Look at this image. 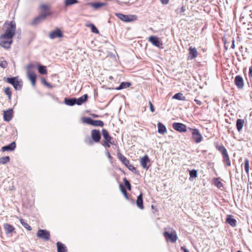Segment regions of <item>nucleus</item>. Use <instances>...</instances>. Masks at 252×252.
Masks as SVG:
<instances>
[{
    "instance_id": "5701e85b",
    "label": "nucleus",
    "mask_w": 252,
    "mask_h": 252,
    "mask_svg": "<svg viewBox=\"0 0 252 252\" xmlns=\"http://www.w3.org/2000/svg\"><path fill=\"white\" fill-rule=\"evenodd\" d=\"M57 248L58 252H67V249L64 244L60 242L57 243Z\"/></svg>"
},
{
    "instance_id": "de8ad7c7",
    "label": "nucleus",
    "mask_w": 252,
    "mask_h": 252,
    "mask_svg": "<svg viewBox=\"0 0 252 252\" xmlns=\"http://www.w3.org/2000/svg\"><path fill=\"white\" fill-rule=\"evenodd\" d=\"M149 106H150V111L152 112H154L155 111V107L151 101H149Z\"/></svg>"
},
{
    "instance_id": "c03bdc74",
    "label": "nucleus",
    "mask_w": 252,
    "mask_h": 252,
    "mask_svg": "<svg viewBox=\"0 0 252 252\" xmlns=\"http://www.w3.org/2000/svg\"><path fill=\"white\" fill-rule=\"evenodd\" d=\"M123 181L126 188L129 190H131V187L129 182L126 179V177L123 179Z\"/></svg>"
},
{
    "instance_id": "bf43d9fd",
    "label": "nucleus",
    "mask_w": 252,
    "mask_h": 252,
    "mask_svg": "<svg viewBox=\"0 0 252 252\" xmlns=\"http://www.w3.org/2000/svg\"><path fill=\"white\" fill-rule=\"evenodd\" d=\"M181 250L184 251V252H189V251L185 247H181Z\"/></svg>"
},
{
    "instance_id": "9b49d317",
    "label": "nucleus",
    "mask_w": 252,
    "mask_h": 252,
    "mask_svg": "<svg viewBox=\"0 0 252 252\" xmlns=\"http://www.w3.org/2000/svg\"><path fill=\"white\" fill-rule=\"evenodd\" d=\"M172 126L175 130L180 132H185L187 130V126L181 123H174L173 124Z\"/></svg>"
},
{
    "instance_id": "4be33fe9",
    "label": "nucleus",
    "mask_w": 252,
    "mask_h": 252,
    "mask_svg": "<svg viewBox=\"0 0 252 252\" xmlns=\"http://www.w3.org/2000/svg\"><path fill=\"white\" fill-rule=\"evenodd\" d=\"M136 205L140 209H143V194L141 193L138 196L136 200Z\"/></svg>"
},
{
    "instance_id": "58836bf2",
    "label": "nucleus",
    "mask_w": 252,
    "mask_h": 252,
    "mask_svg": "<svg viewBox=\"0 0 252 252\" xmlns=\"http://www.w3.org/2000/svg\"><path fill=\"white\" fill-rule=\"evenodd\" d=\"M93 119L89 117H84L82 118L83 123L89 125H92Z\"/></svg>"
},
{
    "instance_id": "e433bc0d",
    "label": "nucleus",
    "mask_w": 252,
    "mask_h": 252,
    "mask_svg": "<svg viewBox=\"0 0 252 252\" xmlns=\"http://www.w3.org/2000/svg\"><path fill=\"white\" fill-rule=\"evenodd\" d=\"M20 222L21 224L27 229L28 230H31L32 227L28 224V223L22 219H20Z\"/></svg>"
},
{
    "instance_id": "79ce46f5",
    "label": "nucleus",
    "mask_w": 252,
    "mask_h": 252,
    "mask_svg": "<svg viewBox=\"0 0 252 252\" xmlns=\"http://www.w3.org/2000/svg\"><path fill=\"white\" fill-rule=\"evenodd\" d=\"M189 180L191 178H195L197 176V171L195 169H193L191 170H189Z\"/></svg>"
},
{
    "instance_id": "8fccbe9b",
    "label": "nucleus",
    "mask_w": 252,
    "mask_h": 252,
    "mask_svg": "<svg viewBox=\"0 0 252 252\" xmlns=\"http://www.w3.org/2000/svg\"><path fill=\"white\" fill-rule=\"evenodd\" d=\"M41 8L44 10V11H46L48 10V7L47 5L42 4L40 6Z\"/></svg>"
},
{
    "instance_id": "4c0bfd02",
    "label": "nucleus",
    "mask_w": 252,
    "mask_h": 252,
    "mask_svg": "<svg viewBox=\"0 0 252 252\" xmlns=\"http://www.w3.org/2000/svg\"><path fill=\"white\" fill-rule=\"evenodd\" d=\"M244 168L247 174L249 175V160L248 158L245 159Z\"/></svg>"
},
{
    "instance_id": "0e129e2a",
    "label": "nucleus",
    "mask_w": 252,
    "mask_h": 252,
    "mask_svg": "<svg viewBox=\"0 0 252 252\" xmlns=\"http://www.w3.org/2000/svg\"><path fill=\"white\" fill-rule=\"evenodd\" d=\"M93 144V141L92 140H90L89 144L91 145Z\"/></svg>"
},
{
    "instance_id": "680f3d73",
    "label": "nucleus",
    "mask_w": 252,
    "mask_h": 252,
    "mask_svg": "<svg viewBox=\"0 0 252 252\" xmlns=\"http://www.w3.org/2000/svg\"><path fill=\"white\" fill-rule=\"evenodd\" d=\"M45 86H47L49 88H52V86L50 83H48Z\"/></svg>"
},
{
    "instance_id": "a211bd4d",
    "label": "nucleus",
    "mask_w": 252,
    "mask_h": 252,
    "mask_svg": "<svg viewBox=\"0 0 252 252\" xmlns=\"http://www.w3.org/2000/svg\"><path fill=\"white\" fill-rule=\"evenodd\" d=\"M140 164L142 167L144 168L148 169L149 166L147 165L148 162H150V159L147 155H145L144 157L140 158Z\"/></svg>"
},
{
    "instance_id": "393cba45",
    "label": "nucleus",
    "mask_w": 252,
    "mask_h": 252,
    "mask_svg": "<svg viewBox=\"0 0 252 252\" xmlns=\"http://www.w3.org/2000/svg\"><path fill=\"white\" fill-rule=\"evenodd\" d=\"M157 126L158 131L159 133L163 134L166 132L167 129L166 126L160 122L158 123Z\"/></svg>"
},
{
    "instance_id": "423d86ee",
    "label": "nucleus",
    "mask_w": 252,
    "mask_h": 252,
    "mask_svg": "<svg viewBox=\"0 0 252 252\" xmlns=\"http://www.w3.org/2000/svg\"><path fill=\"white\" fill-rule=\"evenodd\" d=\"M36 236L44 241H47L50 239V232L46 229H39L37 232Z\"/></svg>"
},
{
    "instance_id": "20e7f679",
    "label": "nucleus",
    "mask_w": 252,
    "mask_h": 252,
    "mask_svg": "<svg viewBox=\"0 0 252 252\" xmlns=\"http://www.w3.org/2000/svg\"><path fill=\"white\" fill-rule=\"evenodd\" d=\"M34 67L32 63H29L27 65V73L28 79L31 81L32 86H34L36 83L37 76L36 74L32 70V69Z\"/></svg>"
},
{
    "instance_id": "f8f14e48",
    "label": "nucleus",
    "mask_w": 252,
    "mask_h": 252,
    "mask_svg": "<svg viewBox=\"0 0 252 252\" xmlns=\"http://www.w3.org/2000/svg\"><path fill=\"white\" fill-rule=\"evenodd\" d=\"M149 41L157 47L160 48L162 46V42L158 36L151 35L149 37Z\"/></svg>"
},
{
    "instance_id": "5fc2aeb1",
    "label": "nucleus",
    "mask_w": 252,
    "mask_h": 252,
    "mask_svg": "<svg viewBox=\"0 0 252 252\" xmlns=\"http://www.w3.org/2000/svg\"><path fill=\"white\" fill-rule=\"evenodd\" d=\"M41 82L44 85H46L48 82H47L46 80V79L44 78H41Z\"/></svg>"
},
{
    "instance_id": "a18cd8bd",
    "label": "nucleus",
    "mask_w": 252,
    "mask_h": 252,
    "mask_svg": "<svg viewBox=\"0 0 252 252\" xmlns=\"http://www.w3.org/2000/svg\"><path fill=\"white\" fill-rule=\"evenodd\" d=\"M5 94L8 96V99H10L11 97V92L9 87H7L4 90Z\"/></svg>"
},
{
    "instance_id": "2eb2a0df",
    "label": "nucleus",
    "mask_w": 252,
    "mask_h": 252,
    "mask_svg": "<svg viewBox=\"0 0 252 252\" xmlns=\"http://www.w3.org/2000/svg\"><path fill=\"white\" fill-rule=\"evenodd\" d=\"M51 39H55L56 38H60L63 36V33L61 30L57 29L56 30L51 32L49 35Z\"/></svg>"
},
{
    "instance_id": "052dcab7",
    "label": "nucleus",
    "mask_w": 252,
    "mask_h": 252,
    "mask_svg": "<svg viewBox=\"0 0 252 252\" xmlns=\"http://www.w3.org/2000/svg\"><path fill=\"white\" fill-rule=\"evenodd\" d=\"M235 40L233 39L232 41V45H231V48L234 49L235 48Z\"/></svg>"
},
{
    "instance_id": "7c9ffc66",
    "label": "nucleus",
    "mask_w": 252,
    "mask_h": 252,
    "mask_svg": "<svg viewBox=\"0 0 252 252\" xmlns=\"http://www.w3.org/2000/svg\"><path fill=\"white\" fill-rule=\"evenodd\" d=\"M90 5L93 7L94 9H98L103 6H104L106 5L105 3L103 2H92L90 3Z\"/></svg>"
},
{
    "instance_id": "473e14b6",
    "label": "nucleus",
    "mask_w": 252,
    "mask_h": 252,
    "mask_svg": "<svg viewBox=\"0 0 252 252\" xmlns=\"http://www.w3.org/2000/svg\"><path fill=\"white\" fill-rule=\"evenodd\" d=\"M131 83L129 82H122L119 86L116 89L117 90H120L123 89H126L130 87Z\"/></svg>"
},
{
    "instance_id": "bb28decb",
    "label": "nucleus",
    "mask_w": 252,
    "mask_h": 252,
    "mask_svg": "<svg viewBox=\"0 0 252 252\" xmlns=\"http://www.w3.org/2000/svg\"><path fill=\"white\" fill-rule=\"evenodd\" d=\"M215 146L216 149L221 153L222 155L227 152L226 148L222 145H219L218 143H215Z\"/></svg>"
},
{
    "instance_id": "39448f33",
    "label": "nucleus",
    "mask_w": 252,
    "mask_h": 252,
    "mask_svg": "<svg viewBox=\"0 0 252 252\" xmlns=\"http://www.w3.org/2000/svg\"><path fill=\"white\" fill-rule=\"evenodd\" d=\"M118 158L119 160L130 171L134 172L136 168L132 164H130L128 160L120 152L117 153Z\"/></svg>"
},
{
    "instance_id": "9d476101",
    "label": "nucleus",
    "mask_w": 252,
    "mask_h": 252,
    "mask_svg": "<svg viewBox=\"0 0 252 252\" xmlns=\"http://www.w3.org/2000/svg\"><path fill=\"white\" fill-rule=\"evenodd\" d=\"M12 42V38L2 37V34L0 36V45L5 49H9Z\"/></svg>"
},
{
    "instance_id": "a19ab883",
    "label": "nucleus",
    "mask_w": 252,
    "mask_h": 252,
    "mask_svg": "<svg viewBox=\"0 0 252 252\" xmlns=\"http://www.w3.org/2000/svg\"><path fill=\"white\" fill-rule=\"evenodd\" d=\"M10 161V158L8 156L3 157L0 158V163L5 164Z\"/></svg>"
},
{
    "instance_id": "c85d7f7f",
    "label": "nucleus",
    "mask_w": 252,
    "mask_h": 252,
    "mask_svg": "<svg viewBox=\"0 0 252 252\" xmlns=\"http://www.w3.org/2000/svg\"><path fill=\"white\" fill-rule=\"evenodd\" d=\"M244 120L240 119H238L236 121V128L238 131H240L244 126Z\"/></svg>"
},
{
    "instance_id": "a878e982",
    "label": "nucleus",
    "mask_w": 252,
    "mask_h": 252,
    "mask_svg": "<svg viewBox=\"0 0 252 252\" xmlns=\"http://www.w3.org/2000/svg\"><path fill=\"white\" fill-rule=\"evenodd\" d=\"M76 98H65L64 102V103L68 106H73L76 104V102L75 101Z\"/></svg>"
},
{
    "instance_id": "72a5a7b5",
    "label": "nucleus",
    "mask_w": 252,
    "mask_h": 252,
    "mask_svg": "<svg viewBox=\"0 0 252 252\" xmlns=\"http://www.w3.org/2000/svg\"><path fill=\"white\" fill-rule=\"evenodd\" d=\"M222 156L223 159V161L225 162L227 166H230L231 165V162L227 152L223 154Z\"/></svg>"
},
{
    "instance_id": "412c9836",
    "label": "nucleus",
    "mask_w": 252,
    "mask_h": 252,
    "mask_svg": "<svg viewBox=\"0 0 252 252\" xmlns=\"http://www.w3.org/2000/svg\"><path fill=\"white\" fill-rule=\"evenodd\" d=\"M88 98V95L87 94H85L79 98H76V104H77L78 105H80L84 103L85 102L87 101Z\"/></svg>"
},
{
    "instance_id": "aec40b11",
    "label": "nucleus",
    "mask_w": 252,
    "mask_h": 252,
    "mask_svg": "<svg viewBox=\"0 0 252 252\" xmlns=\"http://www.w3.org/2000/svg\"><path fill=\"white\" fill-rule=\"evenodd\" d=\"M226 221L232 227H235L237 225L236 220L232 215H228L227 216Z\"/></svg>"
},
{
    "instance_id": "c756f323",
    "label": "nucleus",
    "mask_w": 252,
    "mask_h": 252,
    "mask_svg": "<svg viewBox=\"0 0 252 252\" xmlns=\"http://www.w3.org/2000/svg\"><path fill=\"white\" fill-rule=\"evenodd\" d=\"M102 135L105 139V141H110L111 140L112 137L110 136L109 132L105 129L102 130Z\"/></svg>"
},
{
    "instance_id": "3c124183",
    "label": "nucleus",
    "mask_w": 252,
    "mask_h": 252,
    "mask_svg": "<svg viewBox=\"0 0 252 252\" xmlns=\"http://www.w3.org/2000/svg\"><path fill=\"white\" fill-rule=\"evenodd\" d=\"M215 185L218 187V188H220L222 186V184L221 183V182L220 181H217L215 182Z\"/></svg>"
},
{
    "instance_id": "4468645a",
    "label": "nucleus",
    "mask_w": 252,
    "mask_h": 252,
    "mask_svg": "<svg viewBox=\"0 0 252 252\" xmlns=\"http://www.w3.org/2000/svg\"><path fill=\"white\" fill-rule=\"evenodd\" d=\"M234 83L238 89H242L244 86V79L240 75H237L235 77Z\"/></svg>"
},
{
    "instance_id": "f704fd0d",
    "label": "nucleus",
    "mask_w": 252,
    "mask_h": 252,
    "mask_svg": "<svg viewBox=\"0 0 252 252\" xmlns=\"http://www.w3.org/2000/svg\"><path fill=\"white\" fill-rule=\"evenodd\" d=\"M172 98L176 99L179 100H185L186 97L183 95V94L181 93H178L175 94L173 96Z\"/></svg>"
},
{
    "instance_id": "b1692460",
    "label": "nucleus",
    "mask_w": 252,
    "mask_h": 252,
    "mask_svg": "<svg viewBox=\"0 0 252 252\" xmlns=\"http://www.w3.org/2000/svg\"><path fill=\"white\" fill-rule=\"evenodd\" d=\"M189 50L190 58L191 59H193L197 57L198 53L195 47L190 46L189 47Z\"/></svg>"
},
{
    "instance_id": "2f4dec72",
    "label": "nucleus",
    "mask_w": 252,
    "mask_h": 252,
    "mask_svg": "<svg viewBox=\"0 0 252 252\" xmlns=\"http://www.w3.org/2000/svg\"><path fill=\"white\" fill-rule=\"evenodd\" d=\"M86 26L87 27H89L91 29V31L92 32L94 33H98L99 31L95 25L92 23H88L86 24Z\"/></svg>"
},
{
    "instance_id": "cd10ccee",
    "label": "nucleus",
    "mask_w": 252,
    "mask_h": 252,
    "mask_svg": "<svg viewBox=\"0 0 252 252\" xmlns=\"http://www.w3.org/2000/svg\"><path fill=\"white\" fill-rule=\"evenodd\" d=\"M37 67L38 68V71L40 74L42 75L47 74V70L45 66L38 63L37 64Z\"/></svg>"
},
{
    "instance_id": "6e6552de",
    "label": "nucleus",
    "mask_w": 252,
    "mask_h": 252,
    "mask_svg": "<svg viewBox=\"0 0 252 252\" xmlns=\"http://www.w3.org/2000/svg\"><path fill=\"white\" fill-rule=\"evenodd\" d=\"M116 15L118 18L122 20L124 22H129L135 21L137 19V17L135 15H124L122 13H116Z\"/></svg>"
},
{
    "instance_id": "6ab92c4d",
    "label": "nucleus",
    "mask_w": 252,
    "mask_h": 252,
    "mask_svg": "<svg viewBox=\"0 0 252 252\" xmlns=\"http://www.w3.org/2000/svg\"><path fill=\"white\" fill-rule=\"evenodd\" d=\"M3 229L6 235L11 234L15 229V228L12 225L7 223H4Z\"/></svg>"
},
{
    "instance_id": "1a4fd4ad",
    "label": "nucleus",
    "mask_w": 252,
    "mask_h": 252,
    "mask_svg": "<svg viewBox=\"0 0 252 252\" xmlns=\"http://www.w3.org/2000/svg\"><path fill=\"white\" fill-rule=\"evenodd\" d=\"M191 131L192 137L193 140L196 143H200L202 140V136L197 128H189Z\"/></svg>"
},
{
    "instance_id": "ea45409f",
    "label": "nucleus",
    "mask_w": 252,
    "mask_h": 252,
    "mask_svg": "<svg viewBox=\"0 0 252 252\" xmlns=\"http://www.w3.org/2000/svg\"><path fill=\"white\" fill-rule=\"evenodd\" d=\"M119 187H120V189H121V191L123 193V194L124 195L126 199H128V194H127V191H126V189H125V188L123 186L122 184H120L119 185Z\"/></svg>"
},
{
    "instance_id": "864d4df0",
    "label": "nucleus",
    "mask_w": 252,
    "mask_h": 252,
    "mask_svg": "<svg viewBox=\"0 0 252 252\" xmlns=\"http://www.w3.org/2000/svg\"><path fill=\"white\" fill-rule=\"evenodd\" d=\"M106 155L109 160H111L112 159V157L111 156L109 152L108 151H106Z\"/></svg>"
},
{
    "instance_id": "f257e3e1",
    "label": "nucleus",
    "mask_w": 252,
    "mask_h": 252,
    "mask_svg": "<svg viewBox=\"0 0 252 252\" xmlns=\"http://www.w3.org/2000/svg\"><path fill=\"white\" fill-rule=\"evenodd\" d=\"M5 28V32L2 34V37L7 38H13L16 32V24L14 21H6L3 25Z\"/></svg>"
},
{
    "instance_id": "13d9d810",
    "label": "nucleus",
    "mask_w": 252,
    "mask_h": 252,
    "mask_svg": "<svg viewBox=\"0 0 252 252\" xmlns=\"http://www.w3.org/2000/svg\"><path fill=\"white\" fill-rule=\"evenodd\" d=\"M194 101L196 102V103L197 104H198L199 105H200L202 104V102L200 100H198L197 99H195L194 100Z\"/></svg>"
},
{
    "instance_id": "dca6fc26",
    "label": "nucleus",
    "mask_w": 252,
    "mask_h": 252,
    "mask_svg": "<svg viewBox=\"0 0 252 252\" xmlns=\"http://www.w3.org/2000/svg\"><path fill=\"white\" fill-rule=\"evenodd\" d=\"M13 109H9L6 111L3 112V119L5 121L9 122L10 121L12 117H13Z\"/></svg>"
},
{
    "instance_id": "4d7b16f0",
    "label": "nucleus",
    "mask_w": 252,
    "mask_h": 252,
    "mask_svg": "<svg viewBox=\"0 0 252 252\" xmlns=\"http://www.w3.org/2000/svg\"><path fill=\"white\" fill-rule=\"evenodd\" d=\"M249 76L250 77L252 76V66H251L249 68Z\"/></svg>"
},
{
    "instance_id": "09e8293b",
    "label": "nucleus",
    "mask_w": 252,
    "mask_h": 252,
    "mask_svg": "<svg viewBox=\"0 0 252 252\" xmlns=\"http://www.w3.org/2000/svg\"><path fill=\"white\" fill-rule=\"evenodd\" d=\"M110 143L112 144L111 141H104V143L102 144V145L104 146H106L108 148H109L110 147Z\"/></svg>"
},
{
    "instance_id": "49530a36",
    "label": "nucleus",
    "mask_w": 252,
    "mask_h": 252,
    "mask_svg": "<svg viewBox=\"0 0 252 252\" xmlns=\"http://www.w3.org/2000/svg\"><path fill=\"white\" fill-rule=\"evenodd\" d=\"M7 66V63L6 61H0V66L2 68H5Z\"/></svg>"
},
{
    "instance_id": "338daca9",
    "label": "nucleus",
    "mask_w": 252,
    "mask_h": 252,
    "mask_svg": "<svg viewBox=\"0 0 252 252\" xmlns=\"http://www.w3.org/2000/svg\"><path fill=\"white\" fill-rule=\"evenodd\" d=\"M237 252H242L241 251H238Z\"/></svg>"
},
{
    "instance_id": "c9c22d12",
    "label": "nucleus",
    "mask_w": 252,
    "mask_h": 252,
    "mask_svg": "<svg viewBox=\"0 0 252 252\" xmlns=\"http://www.w3.org/2000/svg\"><path fill=\"white\" fill-rule=\"evenodd\" d=\"M92 126H103L104 125L103 122L101 120H93Z\"/></svg>"
},
{
    "instance_id": "f3484780",
    "label": "nucleus",
    "mask_w": 252,
    "mask_h": 252,
    "mask_svg": "<svg viewBox=\"0 0 252 252\" xmlns=\"http://www.w3.org/2000/svg\"><path fill=\"white\" fill-rule=\"evenodd\" d=\"M16 147V144L15 142H12L9 144L3 146L1 148L2 152H6V151H14Z\"/></svg>"
},
{
    "instance_id": "69168bd1",
    "label": "nucleus",
    "mask_w": 252,
    "mask_h": 252,
    "mask_svg": "<svg viewBox=\"0 0 252 252\" xmlns=\"http://www.w3.org/2000/svg\"><path fill=\"white\" fill-rule=\"evenodd\" d=\"M109 79H113V77H112V76H110V77H109Z\"/></svg>"
},
{
    "instance_id": "ddd939ff",
    "label": "nucleus",
    "mask_w": 252,
    "mask_h": 252,
    "mask_svg": "<svg viewBox=\"0 0 252 252\" xmlns=\"http://www.w3.org/2000/svg\"><path fill=\"white\" fill-rule=\"evenodd\" d=\"M91 138L94 142H99L101 139L100 131L97 129L92 130L91 131Z\"/></svg>"
},
{
    "instance_id": "6e6d98bb",
    "label": "nucleus",
    "mask_w": 252,
    "mask_h": 252,
    "mask_svg": "<svg viewBox=\"0 0 252 252\" xmlns=\"http://www.w3.org/2000/svg\"><path fill=\"white\" fill-rule=\"evenodd\" d=\"M160 0L161 2L164 4H167L169 2V0Z\"/></svg>"
},
{
    "instance_id": "7ed1b4c3",
    "label": "nucleus",
    "mask_w": 252,
    "mask_h": 252,
    "mask_svg": "<svg viewBox=\"0 0 252 252\" xmlns=\"http://www.w3.org/2000/svg\"><path fill=\"white\" fill-rule=\"evenodd\" d=\"M4 80L11 84L16 90H20L22 87V82L18 80V77L4 78Z\"/></svg>"
},
{
    "instance_id": "e2e57ef3",
    "label": "nucleus",
    "mask_w": 252,
    "mask_h": 252,
    "mask_svg": "<svg viewBox=\"0 0 252 252\" xmlns=\"http://www.w3.org/2000/svg\"><path fill=\"white\" fill-rule=\"evenodd\" d=\"M92 116L94 117V118H97L98 117V116L97 115H96V114H92Z\"/></svg>"
},
{
    "instance_id": "603ef678",
    "label": "nucleus",
    "mask_w": 252,
    "mask_h": 252,
    "mask_svg": "<svg viewBox=\"0 0 252 252\" xmlns=\"http://www.w3.org/2000/svg\"><path fill=\"white\" fill-rule=\"evenodd\" d=\"M186 6L185 5H183L180 9L179 13L180 14L183 13L186 11Z\"/></svg>"
},
{
    "instance_id": "37998d69",
    "label": "nucleus",
    "mask_w": 252,
    "mask_h": 252,
    "mask_svg": "<svg viewBox=\"0 0 252 252\" xmlns=\"http://www.w3.org/2000/svg\"><path fill=\"white\" fill-rule=\"evenodd\" d=\"M77 0H65L64 4L66 6L77 3Z\"/></svg>"
},
{
    "instance_id": "0eeeda50",
    "label": "nucleus",
    "mask_w": 252,
    "mask_h": 252,
    "mask_svg": "<svg viewBox=\"0 0 252 252\" xmlns=\"http://www.w3.org/2000/svg\"><path fill=\"white\" fill-rule=\"evenodd\" d=\"M50 15V13L46 11H43L41 12V13L38 15V16L36 17L33 21L31 23V25L32 26H35L36 25L41 22H42L43 21H44L46 16L47 15Z\"/></svg>"
},
{
    "instance_id": "f03ea898",
    "label": "nucleus",
    "mask_w": 252,
    "mask_h": 252,
    "mask_svg": "<svg viewBox=\"0 0 252 252\" xmlns=\"http://www.w3.org/2000/svg\"><path fill=\"white\" fill-rule=\"evenodd\" d=\"M163 234L167 241L173 243L176 242L178 239L176 231L171 228L166 229Z\"/></svg>"
}]
</instances>
